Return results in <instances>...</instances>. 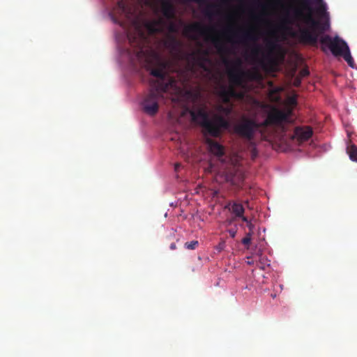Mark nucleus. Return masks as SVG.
<instances>
[{
    "mask_svg": "<svg viewBox=\"0 0 357 357\" xmlns=\"http://www.w3.org/2000/svg\"><path fill=\"white\" fill-rule=\"evenodd\" d=\"M169 31H172V32H175L176 31V28H175V26L174 24H171L170 25Z\"/></svg>",
    "mask_w": 357,
    "mask_h": 357,
    "instance_id": "nucleus-34",
    "label": "nucleus"
},
{
    "mask_svg": "<svg viewBox=\"0 0 357 357\" xmlns=\"http://www.w3.org/2000/svg\"><path fill=\"white\" fill-rule=\"evenodd\" d=\"M252 239V234L251 232H248L246 234L245 236L242 239V243L244 245H249L251 243Z\"/></svg>",
    "mask_w": 357,
    "mask_h": 357,
    "instance_id": "nucleus-26",
    "label": "nucleus"
},
{
    "mask_svg": "<svg viewBox=\"0 0 357 357\" xmlns=\"http://www.w3.org/2000/svg\"><path fill=\"white\" fill-rule=\"evenodd\" d=\"M340 56H342L344 59L347 62L348 65L351 67L354 68V59L351 55L349 47H347V51L344 52L343 54H342Z\"/></svg>",
    "mask_w": 357,
    "mask_h": 357,
    "instance_id": "nucleus-22",
    "label": "nucleus"
},
{
    "mask_svg": "<svg viewBox=\"0 0 357 357\" xmlns=\"http://www.w3.org/2000/svg\"><path fill=\"white\" fill-rule=\"evenodd\" d=\"M187 60L192 73L195 72V67L197 66L205 72H209L208 65L211 61L208 58V52L206 50H197L189 53Z\"/></svg>",
    "mask_w": 357,
    "mask_h": 357,
    "instance_id": "nucleus-8",
    "label": "nucleus"
},
{
    "mask_svg": "<svg viewBox=\"0 0 357 357\" xmlns=\"http://www.w3.org/2000/svg\"><path fill=\"white\" fill-rule=\"evenodd\" d=\"M178 45V41L177 39L174 37H171L167 42H166V46L167 47H169L172 50H174L176 48V47Z\"/></svg>",
    "mask_w": 357,
    "mask_h": 357,
    "instance_id": "nucleus-24",
    "label": "nucleus"
},
{
    "mask_svg": "<svg viewBox=\"0 0 357 357\" xmlns=\"http://www.w3.org/2000/svg\"><path fill=\"white\" fill-rule=\"evenodd\" d=\"M151 75L156 77L158 79L151 81L150 83V86H153V85L156 84V83H160L161 84L167 85V91H168L170 88H172L175 86L176 82L174 79L169 77L167 75L165 70V65H162L160 67L151 69Z\"/></svg>",
    "mask_w": 357,
    "mask_h": 357,
    "instance_id": "nucleus-11",
    "label": "nucleus"
},
{
    "mask_svg": "<svg viewBox=\"0 0 357 357\" xmlns=\"http://www.w3.org/2000/svg\"><path fill=\"white\" fill-rule=\"evenodd\" d=\"M318 5V7L316 9L317 13L319 15L320 17L328 19L329 15L327 12L326 9V3L322 1L321 3H315Z\"/></svg>",
    "mask_w": 357,
    "mask_h": 357,
    "instance_id": "nucleus-19",
    "label": "nucleus"
},
{
    "mask_svg": "<svg viewBox=\"0 0 357 357\" xmlns=\"http://www.w3.org/2000/svg\"><path fill=\"white\" fill-rule=\"evenodd\" d=\"M117 4H118V7L123 11L124 12L126 10V4L123 1V0H119L117 2Z\"/></svg>",
    "mask_w": 357,
    "mask_h": 357,
    "instance_id": "nucleus-27",
    "label": "nucleus"
},
{
    "mask_svg": "<svg viewBox=\"0 0 357 357\" xmlns=\"http://www.w3.org/2000/svg\"><path fill=\"white\" fill-rule=\"evenodd\" d=\"M211 30L212 29L208 28L199 22H194L191 24L187 25L184 29V31L186 35L193 33L199 36H205L207 40L211 41L215 47L218 50V52H227V50L225 46L222 43L220 38L217 36H211L208 34L209 31Z\"/></svg>",
    "mask_w": 357,
    "mask_h": 357,
    "instance_id": "nucleus-6",
    "label": "nucleus"
},
{
    "mask_svg": "<svg viewBox=\"0 0 357 357\" xmlns=\"http://www.w3.org/2000/svg\"><path fill=\"white\" fill-rule=\"evenodd\" d=\"M218 7V5L214 3H207L206 8L204 9V14L208 17H213L215 13L214 12V9Z\"/></svg>",
    "mask_w": 357,
    "mask_h": 357,
    "instance_id": "nucleus-23",
    "label": "nucleus"
},
{
    "mask_svg": "<svg viewBox=\"0 0 357 357\" xmlns=\"http://www.w3.org/2000/svg\"><path fill=\"white\" fill-rule=\"evenodd\" d=\"M294 84H295V86H298V85H299V84H300V80H298V79H296L295 80V83H294Z\"/></svg>",
    "mask_w": 357,
    "mask_h": 357,
    "instance_id": "nucleus-38",
    "label": "nucleus"
},
{
    "mask_svg": "<svg viewBox=\"0 0 357 357\" xmlns=\"http://www.w3.org/2000/svg\"><path fill=\"white\" fill-rule=\"evenodd\" d=\"M266 47L267 52L266 53H262V58L260 59L259 63L261 65H264L265 62L273 64L275 63L273 54L278 49V45L275 40H267L266 43Z\"/></svg>",
    "mask_w": 357,
    "mask_h": 357,
    "instance_id": "nucleus-14",
    "label": "nucleus"
},
{
    "mask_svg": "<svg viewBox=\"0 0 357 357\" xmlns=\"http://www.w3.org/2000/svg\"><path fill=\"white\" fill-rule=\"evenodd\" d=\"M242 62L238 59L232 63V66L228 70V77L231 84L241 86L243 83L245 73L241 70Z\"/></svg>",
    "mask_w": 357,
    "mask_h": 357,
    "instance_id": "nucleus-12",
    "label": "nucleus"
},
{
    "mask_svg": "<svg viewBox=\"0 0 357 357\" xmlns=\"http://www.w3.org/2000/svg\"><path fill=\"white\" fill-rule=\"evenodd\" d=\"M255 149H253V153H252L253 155H255Z\"/></svg>",
    "mask_w": 357,
    "mask_h": 357,
    "instance_id": "nucleus-40",
    "label": "nucleus"
},
{
    "mask_svg": "<svg viewBox=\"0 0 357 357\" xmlns=\"http://www.w3.org/2000/svg\"><path fill=\"white\" fill-rule=\"evenodd\" d=\"M228 232L231 238H234L236 234V230L234 229H229Z\"/></svg>",
    "mask_w": 357,
    "mask_h": 357,
    "instance_id": "nucleus-31",
    "label": "nucleus"
},
{
    "mask_svg": "<svg viewBox=\"0 0 357 357\" xmlns=\"http://www.w3.org/2000/svg\"><path fill=\"white\" fill-rule=\"evenodd\" d=\"M181 165L179 163L175 164V170L177 171L180 167Z\"/></svg>",
    "mask_w": 357,
    "mask_h": 357,
    "instance_id": "nucleus-37",
    "label": "nucleus"
},
{
    "mask_svg": "<svg viewBox=\"0 0 357 357\" xmlns=\"http://www.w3.org/2000/svg\"><path fill=\"white\" fill-rule=\"evenodd\" d=\"M313 134L312 129L310 126L296 127L294 132L293 139H296L299 143L307 141Z\"/></svg>",
    "mask_w": 357,
    "mask_h": 357,
    "instance_id": "nucleus-15",
    "label": "nucleus"
},
{
    "mask_svg": "<svg viewBox=\"0 0 357 357\" xmlns=\"http://www.w3.org/2000/svg\"><path fill=\"white\" fill-rule=\"evenodd\" d=\"M309 70L307 69H302L301 71H300V75L303 77H306L309 75Z\"/></svg>",
    "mask_w": 357,
    "mask_h": 357,
    "instance_id": "nucleus-29",
    "label": "nucleus"
},
{
    "mask_svg": "<svg viewBox=\"0 0 357 357\" xmlns=\"http://www.w3.org/2000/svg\"><path fill=\"white\" fill-rule=\"evenodd\" d=\"M226 105H218L216 107V109L220 113L224 114L225 116H229L233 111V105L231 103L230 104H225Z\"/></svg>",
    "mask_w": 357,
    "mask_h": 357,
    "instance_id": "nucleus-20",
    "label": "nucleus"
},
{
    "mask_svg": "<svg viewBox=\"0 0 357 357\" xmlns=\"http://www.w3.org/2000/svg\"><path fill=\"white\" fill-rule=\"evenodd\" d=\"M260 126L261 124H258L255 120L244 117L234 126V130L241 137L250 141L254 138L255 131Z\"/></svg>",
    "mask_w": 357,
    "mask_h": 357,
    "instance_id": "nucleus-9",
    "label": "nucleus"
},
{
    "mask_svg": "<svg viewBox=\"0 0 357 357\" xmlns=\"http://www.w3.org/2000/svg\"><path fill=\"white\" fill-rule=\"evenodd\" d=\"M218 96L224 104H230L231 98L243 100L245 93L243 91H237L234 86L228 87L222 86L220 87Z\"/></svg>",
    "mask_w": 357,
    "mask_h": 357,
    "instance_id": "nucleus-13",
    "label": "nucleus"
},
{
    "mask_svg": "<svg viewBox=\"0 0 357 357\" xmlns=\"http://www.w3.org/2000/svg\"><path fill=\"white\" fill-rule=\"evenodd\" d=\"M206 143L208 145L209 150L217 157H222L225 155V148L222 145L212 139H207Z\"/></svg>",
    "mask_w": 357,
    "mask_h": 357,
    "instance_id": "nucleus-16",
    "label": "nucleus"
},
{
    "mask_svg": "<svg viewBox=\"0 0 357 357\" xmlns=\"http://www.w3.org/2000/svg\"><path fill=\"white\" fill-rule=\"evenodd\" d=\"M176 248V246L175 243H171V245H170V249H171V250H175Z\"/></svg>",
    "mask_w": 357,
    "mask_h": 357,
    "instance_id": "nucleus-36",
    "label": "nucleus"
},
{
    "mask_svg": "<svg viewBox=\"0 0 357 357\" xmlns=\"http://www.w3.org/2000/svg\"><path fill=\"white\" fill-rule=\"evenodd\" d=\"M225 208L229 209L235 215V218L242 216L245 212L243 204L236 202H229Z\"/></svg>",
    "mask_w": 357,
    "mask_h": 357,
    "instance_id": "nucleus-18",
    "label": "nucleus"
},
{
    "mask_svg": "<svg viewBox=\"0 0 357 357\" xmlns=\"http://www.w3.org/2000/svg\"><path fill=\"white\" fill-rule=\"evenodd\" d=\"M320 43L322 45L321 49L325 51L324 46L328 47L331 53L335 56H340L347 51V47H349L347 43L336 36L334 38L326 35L320 38Z\"/></svg>",
    "mask_w": 357,
    "mask_h": 357,
    "instance_id": "nucleus-10",
    "label": "nucleus"
},
{
    "mask_svg": "<svg viewBox=\"0 0 357 357\" xmlns=\"http://www.w3.org/2000/svg\"><path fill=\"white\" fill-rule=\"evenodd\" d=\"M347 153L352 161L357 162V146L355 144L348 145Z\"/></svg>",
    "mask_w": 357,
    "mask_h": 357,
    "instance_id": "nucleus-21",
    "label": "nucleus"
},
{
    "mask_svg": "<svg viewBox=\"0 0 357 357\" xmlns=\"http://www.w3.org/2000/svg\"><path fill=\"white\" fill-rule=\"evenodd\" d=\"M224 62H225V64L226 66H228V65L229 64V61H228V60H227V59H225Z\"/></svg>",
    "mask_w": 357,
    "mask_h": 357,
    "instance_id": "nucleus-39",
    "label": "nucleus"
},
{
    "mask_svg": "<svg viewBox=\"0 0 357 357\" xmlns=\"http://www.w3.org/2000/svg\"><path fill=\"white\" fill-rule=\"evenodd\" d=\"M180 1H183V2L194 1V2H196V3H199V4H200V5L206 3V0H180Z\"/></svg>",
    "mask_w": 357,
    "mask_h": 357,
    "instance_id": "nucleus-28",
    "label": "nucleus"
},
{
    "mask_svg": "<svg viewBox=\"0 0 357 357\" xmlns=\"http://www.w3.org/2000/svg\"><path fill=\"white\" fill-rule=\"evenodd\" d=\"M292 110L289 108L280 109L273 107L268 112L266 119L261 123V127L275 126L285 131L284 126L293 122Z\"/></svg>",
    "mask_w": 357,
    "mask_h": 357,
    "instance_id": "nucleus-3",
    "label": "nucleus"
},
{
    "mask_svg": "<svg viewBox=\"0 0 357 357\" xmlns=\"http://www.w3.org/2000/svg\"><path fill=\"white\" fill-rule=\"evenodd\" d=\"M161 12L167 20H172L175 17V8L169 1H164L161 3Z\"/></svg>",
    "mask_w": 357,
    "mask_h": 357,
    "instance_id": "nucleus-17",
    "label": "nucleus"
},
{
    "mask_svg": "<svg viewBox=\"0 0 357 357\" xmlns=\"http://www.w3.org/2000/svg\"><path fill=\"white\" fill-rule=\"evenodd\" d=\"M192 121L199 125L204 133L213 137H220L224 130H227L230 123L224 116L215 114L212 119H209L208 114L204 108L197 107L188 109Z\"/></svg>",
    "mask_w": 357,
    "mask_h": 357,
    "instance_id": "nucleus-1",
    "label": "nucleus"
},
{
    "mask_svg": "<svg viewBox=\"0 0 357 357\" xmlns=\"http://www.w3.org/2000/svg\"><path fill=\"white\" fill-rule=\"evenodd\" d=\"M167 86L156 83L153 86H151L149 92L145 96L142 106L145 113L150 116L155 115L159 108L158 100L162 98V94L167 91Z\"/></svg>",
    "mask_w": 357,
    "mask_h": 357,
    "instance_id": "nucleus-4",
    "label": "nucleus"
},
{
    "mask_svg": "<svg viewBox=\"0 0 357 357\" xmlns=\"http://www.w3.org/2000/svg\"><path fill=\"white\" fill-rule=\"evenodd\" d=\"M257 6L263 9L266 7L265 5L260 1H257Z\"/></svg>",
    "mask_w": 357,
    "mask_h": 357,
    "instance_id": "nucleus-35",
    "label": "nucleus"
},
{
    "mask_svg": "<svg viewBox=\"0 0 357 357\" xmlns=\"http://www.w3.org/2000/svg\"><path fill=\"white\" fill-rule=\"evenodd\" d=\"M301 2L302 9L294 10V15L295 20L305 24L310 25L313 29L319 25V20L313 15V9L311 6V0H298Z\"/></svg>",
    "mask_w": 357,
    "mask_h": 357,
    "instance_id": "nucleus-7",
    "label": "nucleus"
},
{
    "mask_svg": "<svg viewBox=\"0 0 357 357\" xmlns=\"http://www.w3.org/2000/svg\"><path fill=\"white\" fill-rule=\"evenodd\" d=\"M246 225H247V227L249 229V232H251V234H252V231H253V229H254V227H255L254 225L251 222V221L248 222Z\"/></svg>",
    "mask_w": 357,
    "mask_h": 357,
    "instance_id": "nucleus-30",
    "label": "nucleus"
},
{
    "mask_svg": "<svg viewBox=\"0 0 357 357\" xmlns=\"http://www.w3.org/2000/svg\"><path fill=\"white\" fill-rule=\"evenodd\" d=\"M238 218H241L242 220V221H243L246 224L250 221L248 220V218L247 217H245L244 215V214L242 216H239Z\"/></svg>",
    "mask_w": 357,
    "mask_h": 357,
    "instance_id": "nucleus-33",
    "label": "nucleus"
},
{
    "mask_svg": "<svg viewBox=\"0 0 357 357\" xmlns=\"http://www.w3.org/2000/svg\"><path fill=\"white\" fill-rule=\"evenodd\" d=\"M323 24L319 23V25L313 29L310 25H307V28L300 27L298 32H293L291 36L297 38L298 40L303 44L315 45L317 43L319 35L317 31L322 33L329 28L328 19ZM319 22H320L319 21Z\"/></svg>",
    "mask_w": 357,
    "mask_h": 357,
    "instance_id": "nucleus-5",
    "label": "nucleus"
},
{
    "mask_svg": "<svg viewBox=\"0 0 357 357\" xmlns=\"http://www.w3.org/2000/svg\"><path fill=\"white\" fill-rule=\"evenodd\" d=\"M199 245L197 241H192L190 242H186L185 243V248L188 250H195Z\"/></svg>",
    "mask_w": 357,
    "mask_h": 357,
    "instance_id": "nucleus-25",
    "label": "nucleus"
},
{
    "mask_svg": "<svg viewBox=\"0 0 357 357\" xmlns=\"http://www.w3.org/2000/svg\"><path fill=\"white\" fill-rule=\"evenodd\" d=\"M158 23H159L158 22H154V24H151V25H150L149 29H150L152 32H155V31H156V29L155 28V24H158Z\"/></svg>",
    "mask_w": 357,
    "mask_h": 357,
    "instance_id": "nucleus-32",
    "label": "nucleus"
},
{
    "mask_svg": "<svg viewBox=\"0 0 357 357\" xmlns=\"http://www.w3.org/2000/svg\"><path fill=\"white\" fill-rule=\"evenodd\" d=\"M223 35L226 37L229 42H240L246 43L248 42H253L254 46L251 50V54L253 58H257L261 53V47L256 44L258 40L256 29L253 27L247 30H241L238 31H234L231 29H226L223 31Z\"/></svg>",
    "mask_w": 357,
    "mask_h": 357,
    "instance_id": "nucleus-2",
    "label": "nucleus"
}]
</instances>
